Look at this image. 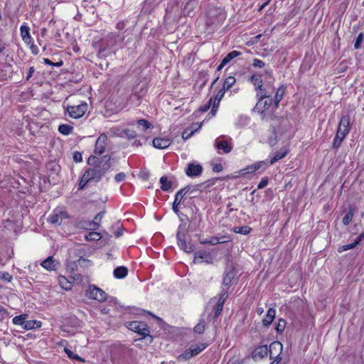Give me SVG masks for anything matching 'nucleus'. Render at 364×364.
<instances>
[{
	"mask_svg": "<svg viewBox=\"0 0 364 364\" xmlns=\"http://www.w3.org/2000/svg\"><path fill=\"white\" fill-rule=\"evenodd\" d=\"M201 243L215 245L219 244L218 237H212L210 240H205L204 241L201 242Z\"/></svg>",
	"mask_w": 364,
	"mask_h": 364,
	"instance_id": "obj_49",
	"label": "nucleus"
},
{
	"mask_svg": "<svg viewBox=\"0 0 364 364\" xmlns=\"http://www.w3.org/2000/svg\"><path fill=\"white\" fill-rule=\"evenodd\" d=\"M105 211L100 212L94 218V220L92 222H89V225L90 226V229L97 230L100 226V222L101 221L102 217L104 216Z\"/></svg>",
	"mask_w": 364,
	"mask_h": 364,
	"instance_id": "obj_29",
	"label": "nucleus"
},
{
	"mask_svg": "<svg viewBox=\"0 0 364 364\" xmlns=\"http://www.w3.org/2000/svg\"><path fill=\"white\" fill-rule=\"evenodd\" d=\"M208 255H209L208 253H207L206 252H198L196 253L195 259H196L197 257L200 258V259H205Z\"/></svg>",
	"mask_w": 364,
	"mask_h": 364,
	"instance_id": "obj_61",
	"label": "nucleus"
},
{
	"mask_svg": "<svg viewBox=\"0 0 364 364\" xmlns=\"http://www.w3.org/2000/svg\"><path fill=\"white\" fill-rule=\"evenodd\" d=\"M225 91L226 90L223 88L218 90V92H217V94L215 96V99H214V102H214V108L218 107L220 102L224 97Z\"/></svg>",
	"mask_w": 364,
	"mask_h": 364,
	"instance_id": "obj_40",
	"label": "nucleus"
},
{
	"mask_svg": "<svg viewBox=\"0 0 364 364\" xmlns=\"http://www.w3.org/2000/svg\"><path fill=\"white\" fill-rule=\"evenodd\" d=\"M20 31L23 41L26 43L30 44L32 40L30 35V28L25 23L21 26Z\"/></svg>",
	"mask_w": 364,
	"mask_h": 364,
	"instance_id": "obj_23",
	"label": "nucleus"
},
{
	"mask_svg": "<svg viewBox=\"0 0 364 364\" xmlns=\"http://www.w3.org/2000/svg\"><path fill=\"white\" fill-rule=\"evenodd\" d=\"M127 126L133 127H136L138 129L142 127L143 131L152 128L151 124L148 120L144 119L129 122L127 123Z\"/></svg>",
	"mask_w": 364,
	"mask_h": 364,
	"instance_id": "obj_20",
	"label": "nucleus"
},
{
	"mask_svg": "<svg viewBox=\"0 0 364 364\" xmlns=\"http://www.w3.org/2000/svg\"><path fill=\"white\" fill-rule=\"evenodd\" d=\"M73 130V127L69 124H63L58 127V131L64 135L70 134Z\"/></svg>",
	"mask_w": 364,
	"mask_h": 364,
	"instance_id": "obj_39",
	"label": "nucleus"
},
{
	"mask_svg": "<svg viewBox=\"0 0 364 364\" xmlns=\"http://www.w3.org/2000/svg\"><path fill=\"white\" fill-rule=\"evenodd\" d=\"M120 137H127L128 139H133L136 137V132L133 127H127L120 131L118 134Z\"/></svg>",
	"mask_w": 364,
	"mask_h": 364,
	"instance_id": "obj_22",
	"label": "nucleus"
},
{
	"mask_svg": "<svg viewBox=\"0 0 364 364\" xmlns=\"http://www.w3.org/2000/svg\"><path fill=\"white\" fill-rule=\"evenodd\" d=\"M203 171V167L200 164H189L186 170V173L189 177L199 176Z\"/></svg>",
	"mask_w": 364,
	"mask_h": 364,
	"instance_id": "obj_15",
	"label": "nucleus"
},
{
	"mask_svg": "<svg viewBox=\"0 0 364 364\" xmlns=\"http://www.w3.org/2000/svg\"><path fill=\"white\" fill-rule=\"evenodd\" d=\"M219 243H225L231 240V237L230 235H223L221 237H218Z\"/></svg>",
	"mask_w": 364,
	"mask_h": 364,
	"instance_id": "obj_59",
	"label": "nucleus"
},
{
	"mask_svg": "<svg viewBox=\"0 0 364 364\" xmlns=\"http://www.w3.org/2000/svg\"><path fill=\"white\" fill-rule=\"evenodd\" d=\"M30 49L31 50V53L33 55H37L39 52L38 46L36 45L33 44V43H31V46H30Z\"/></svg>",
	"mask_w": 364,
	"mask_h": 364,
	"instance_id": "obj_63",
	"label": "nucleus"
},
{
	"mask_svg": "<svg viewBox=\"0 0 364 364\" xmlns=\"http://www.w3.org/2000/svg\"><path fill=\"white\" fill-rule=\"evenodd\" d=\"M43 62L46 65L55 66V67H60L63 64V62L62 60H60L59 62H57V63H53L48 58H43Z\"/></svg>",
	"mask_w": 364,
	"mask_h": 364,
	"instance_id": "obj_50",
	"label": "nucleus"
},
{
	"mask_svg": "<svg viewBox=\"0 0 364 364\" xmlns=\"http://www.w3.org/2000/svg\"><path fill=\"white\" fill-rule=\"evenodd\" d=\"M153 146L159 149H164L170 146L171 140L168 137H156L153 139Z\"/></svg>",
	"mask_w": 364,
	"mask_h": 364,
	"instance_id": "obj_16",
	"label": "nucleus"
},
{
	"mask_svg": "<svg viewBox=\"0 0 364 364\" xmlns=\"http://www.w3.org/2000/svg\"><path fill=\"white\" fill-rule=\"evenodd\" d=\"M286 91V87L284 85H282L276 92L274 98V108L277 109L279 107V102L283 99Z\"/></svg>",
	"mask_w": 364,
	"mask_h": 364,
	"instance_id": "obj_21",
	"label": "nucleus"
},
{
	"mask_svg": "<svg viewBox=\"0 0 364 364\" xmlns=\"http://www.w3.org/2000/svg\"><path fill=\"white\" fill-rule=\"evenodd\" d=\"M193 331L196 333L202 334L205 331V320H200L199 323L195 326Z\"/></svg>",
	"mask_w": 364,
	"mask_h": 364,
	"instance_id": "obj_44",
	"label": "nucleus"
},
{
	"mask_svg": "<svg viewBox=\"0 0 364 364\" xmlns=\"http://www.w3.org/2000/svg\"><path fill=\"white\" fill-rule=\"evenodd\" d=\"M287 321L283 318H279L276 325L275 329L279 333H282L286 327Z\"/></svg>",
	"mask_w": 364,
	"mask_h": 364,
	"instance_id": "obj_43",
	"label": "nucleus"
},
{
	"mask_svg": "<svg viewBox=\"0 0 364 364\" xmlns=\"http://www.w3.org/2000/svg\"><path fill=\"white\" fill-rule=\"evenodd\" d=\"M347 135H343V134L336 132V134L334 137L332 148L335 150H337L341 145L343 139L346 138Z\"/></svg>",
	"mask_w": 364,
	"mask_h": 364,
	"instance_id": "obj_27",
	"label": "nucleus"
},
{
	"mask_svg": "<svg viewBox=\"0 0 364 364\" xmlns=\"http://www.w3.org/2000/svg\"><path fill=\"white\" fill-rule=\"evenodd\" d=\"M223 170V166L221 164H215L214 166L213 167V171L216 173H219L222 171Z\"/></svg>",
	"mask_w": 364,
	"mask_h": 364,
	"instance_id": "obj_64",
	"label": "nucleus"
},
{
	"mask_svg": "<svg viewBox=\"0 0 364 364\" xmlns=\"http://www.w3.org/2000/svg\"><path fill=\"white\" fill-rule=\"evenodd\" d=\"M88 296L99 301H105L107 299V294L95 286L90 287Z\"/></svg>",
	"mask_w": 364,
	"mask_h": 364,
	"instance_id": "obj_10",
	"label": "nucleus"
},
{
	"mask_svg": "<svg viewBox=\"0 0 364 364\" xmlns=\"http://www.w3.org/2000/svg\"><path fill=\"white\" fill-rule=\"evenodd\" d=\"M1 279H2L3 280H5L6 282H10L12 279V276L8 273V272H3L1 273Z\"/></svg>",
	"mask_w": 364,
	"mask_h": 364,
	"instance_id": "obj_58",
	"label": "nucleus"
},
{
	"mask_svg": "<svg viewBox=\"0 0 364 364\" xmlns=\"http://www.w3.org/2000/svg\"><path fill=\"white\" fill-rule=\"evenodd\" d=\"M287 154H288V150L287 149H284V150L281 149V150H279V151L275 153L274 156L270 159L269 164L271 165L274 164L275 162H277L279 160H280V159H283L284 157H285Z\"/></svg>",
	"mask_w": 364,
	"mask_h": 364,
	"instance_id": "obj_31",
	"label": "nucleus"
},
{
	"mask_svg": "<svg viewBox=\"0 0 364 364\" xmlns=\"http://www.w3.org/2000/svg\"><path fill=\"white\" fill-rule=\"evenodd\" d=\"M68 114L74 119L82 117L87 110V104L85 102H81L77 105H68L66 108Z\"/></svg>",
	"mask_w": 364,
	"mask_h": 364,
	"instance_id": "obj_7",
	"label": "nucleus"
},
{
	"mask_svg": "<svg viewBox=\"0 0 364 364\" xmlns=\"http://www.w3.org/2000/svg\"><path fill=\"white\" fill-rule=\"evenodd\" d=\"M41 326V322L37 320H29L26 321L24 325L23 329L25 330H31L34 328H38Z\"/></svg>",
	"mask_w": 364,
	"mask_h": 364,
	"instance_id": "obj_32",
	"label": "nucleus"
},
{
	"mask_svg": "<svg viewBox=\"0 0 364 364\" xmlns=\"http://www.w3.org/2000/svg\"><path fill=\"white\" fill-rule=\"evenodd\" d=\"M107 137L105 134H101L97 139L95 143V153L101 155L105 152Z\"/></svg>",
	"mask_w": 364,
	"mask_h": 364,
	"instance_id": "obj_17",
	"label": "nucleus"
},
{
	"mask_svg": "<svg viewBox=\"0 0 364 364\" xmlns=\"http://www.w3.org/2000/svg\"><path fill=\"white\" fill-rule=\"evenodd\" d=\"M67 268L68 269H70L72 272L78 270L77 264L76 262H70L68 263Z\"/></svg>",
	"mask_w": 364,
	"mask_h": 364,
	"instance_id": "obj_56",
	"label": "nucleus"
},
{
	"mask_svg": "<svg viewBox=\"0 0 364 364\" xmlns=\"http://www.w3.org/2000/svg\"><path fill=\"white\" fill-rule=\"evenodd\" d=\"M196 126H197V124H196ZM200 127L201 125L200 124L198 125L196 128H193L192 127L186 128L182 133L183 139L187 140L190 139L194 134V133L200 128Z\"/></svg>",
	"mask_w": 364,
	"mask_h": 364,
	"instance_id": "obj_28",
	"label": "nucleus"
},
{
	"mask_svg": "<svg viewBox=\"0 0 364 364\" xmlns=\"http://www.w3.org/2000/svg\"><path fill=\"white\" fill-rule=\"evenodd\" d=\"M236 80L233 76H228L223 82V88L225 90H230L232 85L235 83Z\"/></svg>",
	"mask_w": 364,
	"mask_h": 364,
	"instance_id": "obj_38",
	"label": "nucleus"
},
{
	"mask_svg": "<svg viewBox=\"0 0 364 364\" xmlns=\"http://www.w3.org/2000/svg\"><path fill=\"white\" fill-rule=\"evenodd\" d=\"M34 72H35L34 67L33 66L30 67L29 69H28L26 77V81H28L31 79V77H32V75L34 73Z\"/></svg>",
	"mask_w": 364,
	"mask_h": 364,
	"instance_id": "obj_62",
	"label": "nucleus"
},
{
	"mask_svg": "<svg viewBox=\"0 0 364 364\" xmlns=\"http://www.w3.org/2000/svg\"><path fill=\"white\" fill-rule=\"evenodd\" d=\"M241 55V52L237 50H232L227 54V55L222 60L223 64L225 65L230 63L232 59Z\"/></svg>",
	"mask_w": 364,
	"mask_h": 364,
	"instance_id": "obj_34",
	"label": "nucleus"
},
{
	"mask_svg": "<svg viewBox=\"0 0 364 364\" xmlns=\"http://www.w3.org/2000/svg\"><path fill=\"white\" fill-rule=\"evenodd\" d=\"M273 350H279V352H281L282 350V344L279 341H274L270 344L269 349H268L267 345L258 346L252 352V358H263L267 355L268 351H269L270 357L272 358Z\"/></svg>",
	"mask_w": 364,
	"mask_h": 364,
	"instance_id": "obj_3",
	"label": "nucleus"
},
{
	"mask_svg": "<svg viewBox=\"0 0 364 364\" xmlns=\"http://www.w3.org/2000/svg\"><path fill=\"white\" fill-rule=\"evenodd\" d=\"M65 352L69 358L83 362L84 360L77 354H74L72 350L65 348Z\"/></svg>",
	"mask_w": 364,
	"mask_h": 364,
	"instance_id": "obj_45",
	"label": "nucleus"
},
{
	"mask_svg": "<svg viewBox=\"0 0 364 364\" xmlns=\"http://www.w3.org/2000/svg\"><path fill=\"white\" fill-rule=\"evenodd\" d=\"M26 317H27L26 314H21L19 316H16L14 317V318L12 320L13 323L15 325H17V326H21L23 328L25 323H26Z\"/></svg>",
	"mask_w": 364,
	"mask_h": 364,
	"instance_id": "obj_36",
	"label": "nucleus"
},
{
	"mask_svg": "<svg viewBox=\"0 0 364 364\" xmlns=\"http://www.w3.org/2000/svg\"><path fill=\"white\" fill-rule=\"evenodd\" d=\"M159 182L161 183V189L164 191H168L173 185L172 182L168 181L166 176H161Z\"/></svg>",
	"mask_w": 364,
	"mask_h": 364,
	"instance_id": "obj_30",
	"label": "nucleus"
},
{
	"mask_svg": "<svg viewBox=\"0 0 364 364\" xmlns=\"http://www.w3.org/2000/svg\"><path fill=\"white\" fill-rule=\"evenodd\" d=\"M354 215V208L350 206L348 212L343 218V223L345 225H348L351 221Z\"/></svg>",
	"mask_w": 364,
	"mask_h": 364,
	"instance_id": "obj_37",
	"label": "nucleus"
},
{
	"mask_svg": "<svg viewBox=\"0 0 364 364\" xmlns=\"http://www.w3.org/2000/svg\"><path fill=\"white\" fill-rule=\"evenodd\" d=\"M267 100H266L264 101L262 100V104L261 106H259V108L261 107L262 109H267L270 107V106L272 104L273 99L272 97H270L269 98H267Z\"/></svg>",
	"mask_w": 364,
	"mask_h": 364,
	"instance_id": "obj_48",
	"label": "nucleus"
},
{
	"mask_svg": "<svg viewBox=\"0 0 364 364\" xmlns=\"http://www.w3.org/2000/svg\"><path fill=\"white\" fill-rule=\"evenodd\" d=\"M277 143V136L275 129L273 130V136L268 139V144L271 146H274Z\"/></svg>",
	"mask_w": 364,
	"mask_h": 364,
	"instance_id": "obj_51",
	"label": "nucleus"
},
{
	"mask_svg": "<svg viewBox=\"0 0 364 364\" xmlns=\"http://www.w3.org/2000/svg\"><path fill=\"white\" fill-rule=\"evenodd\" d=\"M251 228L247 225L242 227H235L233 229V231L236 233L242 234V235H247L251 231Z\"/></svg>",
	"mask_w": 364,
	"mask_h": 364,
	"instance_id": "obj_42",
	"label": "nucleus"
},
{
	"mask_svg": "<svg viewBox=\"0 0 364 364\" xmlns=\"http://www.w3.org/2000/svg\"><path fill=\"white\" fill-rule=\"evenodd\" d=\"M113 274L114 277L117 279H123L127 275L128 269L124 266H120L114 269Z\"/></svg>",
	"mask_w": 364,
	"mask_h": 364,
	"instance_id": "obj_26",
	"label": "nucleus"
},
{
	"mask_svg": "<svg viewBox=\"0 0 364 364\" xmlns=\"http://www.w3.org/2000/svg\"><path fill=\"white\" fill-rule=\"evenodd\" d=\"M274 87L273 83L268 82V84L265 85H262L260 89H257L256 97L258 100L257 103L256 105V108L259 109V106L262 104V100L266 98H269L272 97V93L274 92Z\"/></svg>",
	"mask_w": 364,
	"mask_h": 364,
	"instance_id": "obj_5",
	"label": "nucleus"
},
{
	"mask_svg": "<svg viewBox=\"0 0 364 364\" xmlns=\"http://www.w3.org/2000/svg\"><path fill=\"white\" fill-rule=\"evenodd\" d=\"M364 41V34L363 33H360L358 37L355 39L354 43V48L358 50L360 48L362 43Z\"/></svg>",
	"mask_w": 364,
	"mask_h": 364,
	"instance_id": "obj_46",
	"label": "nucleus"
},
{
	"mask_svg": "<svg viewBox=\"0 0 364 364\" xmlns=\"http://www.w3.org/2000/svg\"><path fill=\"white\" fill-rule=\"evenodd\" d=\"M267 167V164L264 161H258L250 166H247L245 168H242L240 171V174L241 176H245L248 173H252L262 168L263 170H265Z\"/></svg>",
	"mask_w": 364,
	"mask_h": 364,
	"instance_id": "obj_11",
	"label": "nucleus"
},
{
	"mask_svg": "<svg viewBox=\"0 0 364 364\" xmlns=\"http://www.w3.org/2000/svg\"><path fill=\"white\" fill-rule=\"evenodd\" d=\"M203 186V184H198L195 186L193 189L191 186H186L183 188L180 189L175 195V199L172 205V209L173 212L178 215L179 209L178 206L181 204L186 193H192L193 190H200Z\"/></svg>",
	"mask_w": 364,
	"mask_h": 364,
	"instance_id": "obj_4",
	"label": "nucleus"
},
{
	"mask_svg": "<svg viewBox=\"0 0 364 364\" xmlns=\"http://www.w3.org/2000/svg\"><path fill=\"white\" fill-rule=\"evenodd\" d=\"M124 326L128 329L141 335L143 338L149 336L150 338V343L153 341V336L150 335V330L146 323L138 321H133L126 322Z\"/></svg>",
	"mask_w": 364,
	"mask_h": 364,
	"instance_id": "obj_2",
	"label": "nucleus"
},
{
	"mask_svg": "<svg viewBox=\"0 0 364 364\" xmlns=\"http://www.w3.org/2000/svg\"><path fill=\"white\" fill-rule=\"evenodd\" d=\"M41 266L48 271L56 270L59 266V262L52 256L48 257L41 262Z\"/></svg>",
	"mask_w": 364,
	"mask_h": 364,
	"instance_id": "obj_18",
	"label": "nucleus"
},
{
	"mask_svg": "<svg viewBox=\"0 0 364 364\" xmlns=\"http://www.w3.org/2000/svg\"><path fill=\"white\" fill-rule=\"evenodd\" d=\"M249 81L254 85L255 90L260 89L263 85L262 75L260 74H253L250 77Z\"/></svg>",
	"mask_w": 364,
	"mask_h": 364,
	"instance_id": "obj_25",
	"label": "nucleus"
},
{
	"mask_svg": "<svg viewBox=\"0 0 364 364\" xmlns=\"http://www.w3.org/2000/svg\"><path fill=\"white\" fill-rule=\"evenodd\" d=\"M58 282L60 287L65 290H70L72 288V284L64 276L58 277Z\"/></svg>",
	"mask_w": 364,
	"mask_h": 364,
	"instance_id": "obj_35",
	"label": "nucleus"
},
{
	"mask_svg": "<svg viewBox=\"0 0 364 364\" xmlns=\"http://www.w3.org/2000/svg\"><path fill=\"white\" fill-rule=\"evenodd\" d=\"M276 310L274 308H269L265 317L262 320V324L268 327L275 318Z\"/></svg>",
	"mask_w": 364,
	"mask_h": 364,
	"instance_id": "obj_24",
	"label": "nucleus"
},
{
	"mask_svg": "<svg viewBox=\"0 0 364 364\" xmlns=\"http://www.w3.org/2000/svg\"><path fill=\"white\" fill-rule=\"evenodd\" d=\"M228 289L223 288L220 291V297H219L216 304L214 306V307L213 309V311L214 313V315H213V321L214 322L217 320L218 317L220 315V314L223 311L224 303H225V299L228 296Z\"/></svg>",
	"mask_w": 364,
	"mask_h": 364,
	"instance_id": "obj_9",
	"label": "nucleus"
},
{
	"mask_svg": "<svg viewBox=\"0 0 364 364\" xmlns=\"http://www.w3.org/2000/svg\"><path fill=\"white\" fill-rule=\"evenodd\" d=\"M269 180L267 177H264L261 179L259 184L257 185L258 189H262L265 188L268 184Z\"/></svg>",
	"mask_w": 364,
	"mask_h": 364,
	"instance_id": "obj_53",
	"label": "nucleus"
},
{
	"mask_svg": "<svg viewBox=\"0 0 364 364\" xmlns=\"http://www.w3.org/2000/svg\"><path fill=\"white\" fill-rule=\"evenodd\" d=\"M110 161L111 157L107 155L103 156L100 161L96 156H90L88 158L87 163L89 164H95L97 162V164L93 168H88L86 171L89 172V175H90L93 180L100 181L101 178L111 167Z\"/></svg>",
	"mask_w": 364,
	"mask_h": 364,
	"instance_id": "obj_1",
	"label": "nucleus"
},
{
	"mask_svg": "<svg viewBox=\"0 0 364 364\" xmlns=\"http://www.w3.org/2000/svg\"><path fill=\"white\" fill-rule=\"evenodd\" d=\"M28 129L29 130L30 133L35 136L36 134L35 128H38V125L36 123H30L27 126Z\"/></svg>",
	"mask_w": 364,
	"mask_h": 364,
	"instance_id": "obj_55",
	"label": "nucleus"
},
{
	"mask_svg": "<svg viewBox=\"0 0 364 364\" xmlns=\"http://www.w3.org/2000/svg\"><path fill=\"white\" fill-rule=\"evenodd\" d=\"M126 178V175L125 173H124L123 172H120L117 174H116L115 177H114V180L117 183H119L122 181H124Z\"/></svg>",
	"mask_w": 364,
	"mask_h": 364,
	"instance_id": "obj_57",
	"label": "nucleus"
},
{
	"mask_svg": "<svg viewBox=\"0 0 364 364\" xmlns=\"http://www.w3.org/2000/svg\"><path fill=\"white\" fill-rule=\"evenodd\" d=\"M355 246H356V245L354 243V242H352V243H350V244L343 245L340 246V247L338 248V252H343V251H346V250H348L353 249V248H354Z\"/></svg>",
	"mask_w": 364,
	"mask_h": 364,
	"instance_id": "obj_47",
	"label": "nucleus"
},
{
	"mask_svg": "<svg viewBox=\"0 0 364 364\" xmlns=\"http://www.w3.org/2000/svg\"><path fill=\"white\" fill-rule=\"evenodd\" d=\"M236 270L235 267L232 264H228L225 267L223 279V288L227 289L228 290V287L232 284L233 279L236 276Z\"/></svg>",
	"mask_w": 364,
	"mask_h": 364,
	"instance_id": "obj_8",
	"label": "nucleus"
},
{
	"mask_svg": "<svg viewBox=\"0 0 364 364\" xmlns=\"http://www.w3.org/2000/svg\"><path fill=\"white\" fill-rule=\"evenodd\" d=\"M264 65H265V64L262 60L257 59V58H255L253 60V63H252L253 67L262 68L264 67Z\"/></svg>",
	"mask_w": 364,
	"mask_h": 364,
	"instance_id": "obj_52",
	"label": "nucleus"
},
{
	"mask_svg": "<svg viewBox=\"0 0 364 364\" xmlns=\"http://www.w3.org/2000/svg\"><path fill=\"white\" fill-rule=\"evenodd\" d=\"M89 174V172L85 171L82 175L78 185L79 190H82L90 181L93 180Z\"/></svg>",
	"mask_w": 364,
	"mask_h": 364,
	"instance_id": "obj_33",
	"label": "nucleus"
},
{
	"mask_svg": "<svg viewBox=\"0 0 364 364\" xmlns=\"http://www.w3.org/2000/svg\"><path fill=\"white\" fill-rule=\"evenodd\" d=\"M67 213L63 211H55L48 218V221L54 225H60L63 222V218H66Z\"/></svg>",
	"mask_w": 364,
	"mask_h": 364,
	"instance_id": "obj_19",
	"label": "nucleus"
},
{
	"mask_svg": "<svg viewBox=\"0 0 364 364\" xmlns=\"http://www.w3.org/2000/svg\"><path fill=\"white\" fill-rule=\"evenodd\" d=\"M350 116L343 115L340 119L337 132L338 133L343 134V135H348L350 132Z\"/></svg>",
	"mask_w": 364,
	"mask_h": 364,
	"instance_id": "obj_13",
	"label": "nucleus"
},
{
	"mask_svg": "<svg viewBox=\"0 0 364 364\" xmlns=\"http://www.w3.org/2000/svg\"><path fill=\"white\" fill-rule=\"evenodd\" d=\"M207 347V344L200 343L196 345H192L186 349L181 355L178 356V359L189 360L190 358L197 355Z\"/></svg>",
	"mask_w": 364,
	"mask_h": 364,
	"instance_id": "obj_6",
	"label": "nucleus"
},
{
	"mask_svg": "<svg viewBox=\"0 0 364 364\" xmlns=\"http://www.w3.org/2000/svg\"><path fill=\"white\" fill-rule=\"evenodd\" d=\"M76 262L77 264V266L80 265L81 267H83L86 266L87 263L90 262V261L83 257H80V259H77Z\"/></svg>",
	"mask_w": 364,
	"mask_h": 364,
	"instance_id": "obj_60",
	"label": "nucleus"
},
{
	"mask_svg": "<svg viewBox=\"0 0 364 364\" xmlns=\"http://www.w3.org/2000/svg\"><path fill=\"white\" fill-rule=\"evenodd\" d=\"M73 160L76 163L81 162L82 161V154L80 151H75L73 153Z\"/></svg>",
	"mask_w": 364,
	"mask_h": 364,
	"instance_id": "obj_54",
	"label": "nucleus"
},
{
	"mask_svg": "<svg viewBox=\"0 0 364 364\" xmlns=\"http://www.w3.org/2000/svg\"><path fill=\"white\" fill-rule=\"evenodd\" d=\"M101 238V234L95 231L90 232L87 235H85V239L87 241H98Z\"/></svg>",
	"mask_w": 364,
	"mask_h": 364,
	"instance_id": "obj_41",
	"label": "nucleus"
},
{
	"mask_svg": "<svg viewBox=\"0 0 364 364\" xmlns=\"http://www.w3.org/2000/svg\"><path fill=\"white\" fill-rule=\"evenodd\" d=\"M215 146L218 149V153L220 154H228L232 149V146L229 145L227 141L220 139V138H218L215 141Z\"/></svg>",
	"mask_w": 364,
	"mask_h": 364,
	"instance_id": "obj_14",
	"label": "nucleus"
},
{
	"mask_svg": "<svg viewBox=\"0 0 364 364\" xmlns=\"http://www.w3.org/2000/svg\"><path fill=\"white\" fill-rule=\"evenodd\" d=\"M178 229H180V227ZM185 236L186 235L184 232H181L180 230H178L176 234L178 245L186 252H191L193 251V248L192 245H188L186 243Z\"/></svg>",
	"mask_w": 364,
	"mask_h": 364,
	"instance_id": "obj_12",
	"label": "nucleus"
}]
</instances>
